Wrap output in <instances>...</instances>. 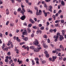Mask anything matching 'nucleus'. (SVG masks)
Here are the masks:
<instances>
[{
	"label": "nucleus",
	"instance_id": "obj_1",
	"mask_svg": "<svg viewBox=\"0 0 66 66\" xmlns=\"http://www.w3.org/2000/svg\"><path fill=\"white\" fill-rule=\"evenodd\" d=\"M41 49H42L41 47H37L36 48L34 49V51L35 52H38V51H39V50Z\"/></svg>",
	"mask_w": 66,
	"mask_h": 66
},
{
	"label": "nucleus",
	"instance_id": "obj_2",
	"mask_svg": "<svg viewBox=\"0 0 66 66\" xmlns=\"http://www.w3.org/2000/svg\"><path fill=\"white\" fill-rule=\"evenodd\" d=\"M39 44L38 41V40L37 39H36L35 40V41L34 42V45H35L37 46V45H38V44Z\"/></svg>",
	"mask_w": 66,
	"mask_h": 66
},
{
	"label": "nucleus",
	"instance_id": "obj_3",
	"mask_svg": "<svg viewBox=\"0 0 66 66\" xmlns=\"http://www.w3.org/2000/svg\"><path fill=\"white\" fill-rule=\"evenodd\" d=\"M60 36V33H58L57 34L56 36H54V38H59V36Z\"/></svg>",
	"mask_w": 66,
	"mask_h": 66
},
{
	"label": "nucleus",
	"instance_id": "obj_4",
	"mask_svg": "<svg viewBox=\"0 0 66 66\" xmlns=\"http://www.w3.org/2000/svg\"><path fill=\"white\" fill-rule=\"evenodd\" d=\"M26 17L25 15H24L22 16L21 18V19H22V20H24L26 18Z\"/></svg>",
	"mask_w": 66,
	"mask_h": 66
},
{
	"label": "nucleus",
	"instance_id": "obj_5",
	"mask_svg": "<svg viewBox=\"0 0 66 66\" xmlns=\"http://www.w3.org/2000/svg\"><path fill=\"white\" fill-rule=\"evenodd\" d=\"M64 38L62 36V35L60 36V38H59V39H60V40L62 41V39H64Z\"/></svg>",
	"mask_w": 66,
	"mask_h": 66
},
{
	"label": "nucleus",
	"instance_id": "obj_6",
	"mask_svg": "<svg viewBox=\"0 0 66 66\" xmlns=\"http://www.w3.org/2000/svg\"><path fill=\"white\" fill-rule=\"evenodd\" d=\"M6 13L7 15H9V14L10 12H9V9H7L6 10Z\"/></svg>",
	"mask_w": 66,
	"mask_h": 66
},
{
	"label": "nucleus",
	"instance_id": "obj_7",
	"mask_svg": "<svg viewBox=\"0 0 66 66\" xmlns=\"http://www.w3.org/2000/svg\"><path fill=\"white\" fill-rule=\"evenodd\" d=\"M29 21H30L32 23H35V22H34L33 20H32V19H30L29 20Z\"/></svg>",
	"mask_w": 66,
	"mask_h": 66
},
{
	"label": "nucleus",
	"instance_id": "obj_8",
	"mask_svg": "<svg viewBox=\"0 0 66 66\" xmlns=\"http://www.w3.org/2000/svg\"><path fill=\"white\" fill-rule=\"evenodd\" d=\"M62 36H64L65 35V31H64V30H62Z\"/></svg>",
	"mask_w": 66,
	"mask_h": 66
},
{
	"label": "nucleus",
	"instance_id": "obj_9",
	"mask_svg": "<svg viewBox=\"0 0 66 66\" xmlns=\"http://www.w3.org/2000/svg\"><path fill=\"white\" fill-rule=\"evenodd\" d=\"M27 30L28 32V33H30L31 32V30L29 28H27Z\"/></svg>",
	"mask_w": 66,
	"mask_h": 66
},
{
	"label": "nucleus",
	"instance_id": "obj_10",
	"mask_svg": "<svg viewBox=\"0 0 66 66\" xmlns=\"http://www.w3.org/2000/svg\"><path fill=\"white\" fill-rule=\"evenodd\" d=\"M42 43L43 44V47H45L46 45V43H45V41H42Z\"/></svg>",
	"mask_w": 66,
	"mask_h": 66
},
{
	"label": "nucleus",
	"instance_id": "obj_11",
	"mask_svg": "<svg viewBox=\"0 0 66 66\" xmlns=\"http://www.w3.org/2000/svg\"><path fill=\"white\" fill-rule=\"evenodd\" d=\"M6 58L7 59H9V60H11V59H12V57L11 56H10L9 57L8 56H7L6 57Z\"/></svg>",
	"mask_w": 66,
	"mask_h": 66
},
{
	"label": "nucleus",
	"instance_id": "obj_12",
	"mask_svg": "<svg viewBox=\"0 0 66 66\" xmlns=\"http://www.w3.org/2000/svg\"><path fill=\"white\" fill-rule=\"evenodd\" d=\"M61 4L62 5H63V6L65 5V3L64 1H62Z\"/></svg>",
	"mask_w": 66,
	"mask_h": 66
},
{
	"label": "nucleus",
	"instance_id": "obj_13",
	"mask_svg": "<svg viewBox=\"0 0 66 66\" xmlns=\"http://www.w3.org/2000/svg\"><path fill=\"white\" fill-rule=\"evenodd\" d=\"M3 49L4 51H5V50L6 51H8V48H6Z\"/></svg>",
	"mask_w": 66,
	"mask_h": 66
},
{
	"label": "nucleus",
	"instance_id": "obj_14",
	"mask_svg": "<svg viewBox=\"0 0 66 66\" xmlns=\"http://www.w3.org/2000/svg\"><path fill=\"white\" fill-rule=\"evenodd\" d=\"M26 30H25L24 31H26L25 32H23V35H26L27 34V35L28 34L27 33V31H26Z\"/></svg>",
	"mask_w": 66,
	"mask_h": 66
},
{
	"label": "nucleus",
	"instance_id": "obj_15",
	"mask_svg": "<svg viewBox=\"0 0 66 66\" xmlns=\"http://www.w3.org/2000/svg\"><path fill=\"white\" fill-rule=\"evenodd\" d=\"M16 40L18 41V42H20V39H19V38L18 37H16Z\"/></svg>",
	"mask_w": 66,
	"mask_h": 66
},
{
	"label": "nucleus",
	"instance_id": "obj_16",
	"mask_svg": "<svg viewBox=\"0 0 66 66\" xmlns=\"http://www.w3.org/2000/svg\"><path fill=\"white\" fill-rule=\"evenodd\" d=\"M10 44H11V45L12 44V43L11 42H10L9 41V43L7 44L8 46H10Z\"/></svg>",
	"mask_w": 66,
	"mask_h": 66
},
{
	"label": "nucleus",
	"instance_id": "obj_17",
	"mask_svg": "<svg viewBox=\"0 0 66 66\" xmlns=\"http://www.w3.org/2000/svg\"><path fill=\"white\" fill-rule=\"evenodd\" d=\"M34 48V46H32L30 47V49H33Z\"/></svg>",
	"mask_w": 66,
	"mask_h": 66
},
{
	"label": "nucleus",
	"instance_id": "obj_18",
	"mask_svg": "<svg viewBox=\"0 0 66 66\" xmlns=\"http://www.w3.org/2000/svg\"><path fill=\"white\" fill-rule=\"evenodd\" d=\"M61 49H60V48L56 49V51H59V52H60V51H61Z\"/></svg>",
	"mask_w": 66,
	"mask_h": 66
},
{
	"label": "nucleus",
	"instance_id": "obj_19",
	"mask_svg": "<svg viewBox=\"0 0 66 66\" xmlns=\"http://www.w3.org/2000/svg\"><path fill=\"white\" fill-rule=\"evenodd\" d=\"M27 11L28 12V13H30V14H32V11H31V10H27Z\"/></svg>",
	"mask_w": 66,
	"mask_h": 66
},
{
	"label": "nucleus",
	"instance_id": "obj_20",
	"mask_svg": "<svg viewBox=\"0 0 66 66\" xmlns=\"http://www.w3.org/2000/svg\"><path fill=\"white\" fill-rule=\"evenodd\" d=\"M32 65H35V63L34 62V60H32Z\"/></svg>",
	"mask_w": 66,
	"mask_h": 66
},
{
	"label": "nucleus",
	"instance_id": "obj_21",
	"mask_svg": "<svg viewBox=\"0 0 66 66\" xmlns=\"http://www.w3.org/2000/svg\"><path fill=\"white\" fill-rule=\"evenodd\" d=\"M40 29L41 30H43L44 29V27L43 26L41 27Z\"/></svg>",
	"mask_w": 66,
	"mask_h": 66
},
{
	"label": "nucleus",
	"instance_id": "obj_22",
	"mask_svg": "<svg viewBox=\"0 0 66 66\" xmlns=\"http://www.w3.org/2000/svg\"><path fill=\"white\" fill-rule=\"evenodd\" d=\"M33 29H36L37 28V27L36 26H34L32 27Z\"/></svg>",
	"mask_w": 66,
	"mask_h": 66
},
{
	"label": "nucleus",
	"instance_id": "obj_23",
	"mask_svg": "<svg viewBox=\"0 0 66 66\" xmlns=\"http://www.w3.org/2000/svg\"><path fill=\"white\" fill-rule=\"evenodd\" d=\"M60 22V20H57L55 21V23H56Z\"/></svg>",
	"mask_w": 66,
	"mask_h": 66
},
{
	"label": "nucleus",
	"instance_id": "obj_24",
	"mask_svg": "<svg viewBox=\"0 0 66 66\" xmlns=\"http://www.w3.org/2000/svg\"><path fill=\"white\" fill-rule=\"evenodd\" d=\"M46 57H49V55L48 54H46Z\"/></svg>",
	"mask_w": 66,
	"mask_h": 66
},
{
	"label": "nucleus",
	"instance_id": "obj_25",
	"mask_svg": "<svg viewBox=\"0 0 66 66\" xmlns=\"http://www.w3.org/2000/svg\"><path fill=\"white\" fill-rule=\"evenodd\" d=\"M5 47V44H3L2 46V49H3Z\"/></svg>",
	"mask_w": 66,
	"mask_h": 66
},
{
	"label": "nucleus",
	"instance_id": "obj_26",
	"mask_svg": "<svg viewBox=\"0 0 66 66\" xmlns=\"http://www.w3.org/2000/svg\"><path fill=\"white\" fill-rule=\"evenodd\" d=\"M31 26H32V24H30L28 25V28H30V27H31Z\"/></svg>",
	"mask_w": 66,
	"mask_h": 66
},
{
	"label": "nucleus",
	"instance_id": "obj_27",
	"mask_svg": "<svg viewBox=\"0 0 66 66\" xmlns=\"http://www.w3.org/2000/svg\"><path fill=\"white\" fill-rule=\"evenodd\" d=\"M28 38L27 37L25 38L24 40L25 41H27V40H28Z\"/></svg>",
	"mask_w": 66,
	"mask_h": 66
},
{
	"label": "nucleus",
	"instance_id": "obj_28",
	"mask_svg": "<svg viewBox=\"0 0 66 66\" xmlns=\"http://www.w3.org/2000/svg\"><path fill=\"white\" fill-rule=\"evenodd\" d=\"M10 1H11V2L12 3H14L15 2V1L14 0H10Z\"/></svg>",
	"mask_w": 66,
	"mask_h": 66
},
{
	"label": "nucleus",
	"instance_id": "obj_29",
	"mask_svg": "<svg viewBox=\"0 0 66 66\" xmlns=\"http://www.w3.org/2000/svg\"><path fill=\"white\" fill-rule=\"evenodd\" d=\"M62 11L61 10H60L58 12L59 14H60L61 13H62Z\"/></svg>",
	"mask_w": 66,
	"mask_h": 66
},
{
	"label": "nucleus",
	"instance_id": "obj_30",
	"mask_svg": "<svg viewBox=\"0 0 66 66\" xmlns=\"http://www.w3.org/2000/svg\"><path fill=\"white\" fill-rule=\"evenodd\" d=\"M53 17L54 18V20H55V18H56V16L55 15H53Z\"/></svg>",
	"mask_w": 66,
	"mask_h": 66
},
{
	"label": "nucleus",
	"instance_id": "obj_31",
	"mask_svg": "<svg viewBox=\"0 0 66 66\" xmlns=\"http://www.w3.org/2000/svg\"><path fill=\"white\" fill-rule=\"evenodd\" d=\"M36 14V15H40L41 14H40V13H39V12L38 13V12H37Z\"/></svg>",
	"mask_w": 66,
	"mask_h": 66
},
{
	"label": "nucleus",
	"instance_id": "obj_32",
	"mask_svg": "<svg viewBox=\"0 0 66 66\" xmlns=\"http://www.w3.org/2000/svg\"><path fill=\"white\" fill-rule=\"evenodd\" d=\"M7 54L8 55H11V52H9L7 53Z\"/></svg>",
	"mask_w": 66,
	"mask_h": 66
},
{
	"label": "nucleus",
	"instance_id": "obj_33",
	"mask_svg": "<svg viewBox=\"0 0 66 66\" xmlns=\"http://www.w3.org/2000/svg\"><path fill=\"white\" fill-rule=\"evenodd\" d=\"M16 51V53H17V54H18V53H19V50H18V49H17Z\"/></svg>",
	"mask_w": 66,
	"mask_h": 66
},
{
	"label": "nucleus",
	"instance_id": "obj_34",
	"mask_svg": "<svg viewBox=\"0 0 66 66\" xmlns=\"http://www.w3.org/2000/svg\"><path fill=\"white\" fill-rule=\"evenodd\" d=\"M18 12H20L21 11V8H19L18 10Z\"/></svg>",
	"mask_w": 66,
	"mask_h": 66
},
{
	"label": "nucleus",
	"instance_id": "obj_35",
	"mask_svg": "<svg viewBox=\"0 0 66 66\" xmlns=\"http://www.w3.org/2000/svg\"><path fill=\"white\" fill-rule=\"evenodd\" d=\"M5 62H9V60H8V59H6L5 60Z\"/></svg>",
	"mask_w": 66,
	"mask_h": 66
},
{
	"label": "nucleus",
	"instance_id": "obj_36",
	"mask_svg": "<svg viewBox=\"0 0 66 66\" xmlns=\"http://www.w3.org/2000/svg\"><path fill=\"white\" fill-rule=\"evenodd\" d=\"M21 13H22V15H23V14H24V12H23V11L22 10L21 11Z\"/></svg>",
	"mask_w": 66,
	"mask_h": 66
},
{
	"label": "nucleus",
	"instance_id": "obj_37",
	"mask_svg": "<svg viewBox=\"0 0 66 66\" xmlns=\"http://www.w3.org/2000/svg\"><path fill=\"white\" fill-rule=\"evenodd\" d=\"M11 63H13V60H11L10 61V64H11Z\"/></svg>",
	"mask_w": 66,
	"mask_h": 66
},
{
	"label": "nucleus",
	"instance_id": "obj_38",
	"mask_svg": "<svg viewBox=\"0 0 66 66\" xmlns=\"http://www.w3.org/2000/svg\"><path fill=\"white\" fill-rule=\"evenodd\" d=\"M10 26H11V27H13V26H14V24L13 23H11L10 24Z\"/></svg>",
	"mask_w": 66,
	"mask_h": 66
},
{
	"label": "nucleus",
	"instance_id": "obj_39",
	"mask_svg": "<svg viewBox=\"0 0 66 66\" xmlns=\"http://www.w3.org/2000/svg\"><path fill=\"white\" fill-rule=\"evenodd\" d=\"M61 23H64V20H62L61 21Z\"/></svg>",
	"mask_w": 66,
	"mask_h": 66
},
{
	"label": "nucleus",
	"instance_id": "obj_40",
	"mask_svg": "<svg viewBox=\"0 0 66 66\" xmlns=\"http://www.w3.org/2000/svg\"><path fill=\"white\" fill-rule=\"evenodd\" d=\"M35 61H39V59H38V58H35Z\"/></svg>",
	"mask_w": 66,
	"mask_h": 66
},
{
	"label": "nucleus",
	"instance_id": "obj_41",
	"mask_svg": "<svg viewBox=\"0 0 66 66\" xmlns=\"http://www.w3.org/2000/svg\"><path fill=\"white\" fill-rule=\"evenodd\" d=\"M39 12L40 13V14H42V11L41 10H39Z\"/></svg>",
	"mask_w": 66,
	"mask_h": 66
},
{
	"label": "nucleus",
	"instance_id": "obj_42",
	"mask_svg": "<svg viewBox=\"0 0 66 66\" xmlns=\"http://www.w3.org/2000/svg\"><path fill=\"white\" fill-rule=\"evenodd\" d=\"M42 3L43 4H45V2L42 1Z\"/></svg>",
	"mask_w": 66,
	"mask_h": 66
},
{
	"label": "nucleus",
	"instance_id": "obj_43",
	"mask_svg": "<svg viewBox=\"0 0 66 66\" xmlns=\"http://www.w3.org/2000/svg\"><path fill=\"white\" fill-rule=\"evenodd\" d=\"M56 50L55 51H52V52L53 53H56Z\"/></svg>",
	"mask_w": 66,
	"mask_h": 66
},
{
	"label": "nucleus",
	"instance_id": "obj_44",
	"mask_svg": "<svg viewBox=\"0 0 66 66\" xmlns=\"http://www.w3.org/2000/svg\"><path fill=\"white\" fill-rule=\"evenodd\" d=\"M44 14L45 17H46L47 16V13H44Z\"/></svg>",
	"mask_w": 66,
	"mask_h": 66
},
{
	"label": "nucleus",
	"instance_id": "obj_45",
	"mask_svg": "<svg viewBox=\"0 0 66 66\" xmlns=\"http://www.w3.org/2000/svg\"><path fill=\"white\" fill-rule=\"evenodd\" d=\"M49 61H52V59L51 58H49Z\"/></svg>",
	"mask_w": 66,
	"mask_h": 66
},
{
	"label": "nucleus",
	"instance_id": "obj_46",
	"mask_svg": "<svg viewBox=\"0 0 66 66\" xmlns=\"http://www.w3.org/2000/svg\"><path fill=\"white\" fill-rule=\"evenodd\" d=\"M39 30L37 31L36 32V34H39Z\"/></svg>",
	"mask_w": 66,
	"mask_h": 66
},
{
	"label": "nucleus",
	"instance_id": "obj_47",
	"mask_svg": "<svg viewBox=\"0 0 66 66\" xmlns=\"http://www.w3.org/2000/svg\"><path fill=\"white\" fill-rule=\"evenodd\" d=\"M26 48H27V51H29V47L27 46L26 47Z\"/></svg>",
	"mask_w": 66,
	"mask_h": 66
},
{
	"label": "nucleus",
	"instance_id": "obj_48",
	"mask_svg": "<svg viewBox=\"0 0 66 66\" xmlns=\"http://www.w3.org/2000/svg\"><path fill=\"white\" fill-rule=\"evenodd\" d=\"M62 57L61 56H60L59 58V59L60 60H62Z\"/></svg>",
	"mask_w": 66,
	"mask_h": 66
},
{
	"label": "nucleus",
	"instance_id": "obj_49",
	"mask_svg": "<svg viewBox=\"0 0 66 66\" xmlns=\"http://www.w3.org/2000/svg\"><path fill=\"white\" fill-rule=\"evenodd\" d=\"M49 8H50V9H52V6L51 5L50 6Z\"/></svg>",
	"mask_w": 66,
	"mask_h": 66
},
{
	"label": "nucleus",
	"instance_id": "obj_50",
	"mask_svg": "<svg viewBox=\"0 0 66 66\" xmlns=\"http://www.w3.org/2000/svg\"><path fill=\"white\" fill-rule=\"evenodd\" d=\"M3 64V62L2 61H0V65H1Z\"/></svg>",
	"mask_w": 66,
	"mask_h": 66
},
{
	"label": "nucleus",
	"instance_id": "obj_51",
	"mask_svg": "<svg viewBox=\"0 0 66 66\" xmlns=\"http://www.w3.org/2000/svg\"><path fill=\"white\" fill-rule=\"evenodd\" d=\"M50 0H45V1L47 2H49V1H50Z\"/></svg>",
	"mask_w": 66,
	"mask_h": 66
},
{
	"label": "nucleus",
	"instance_id": "obj_52",
	"mask_svg": "<svg viewBox=\"0 0 66 66\" xmlns=\"http://www.w3.org/2000/svg\"><path fill=\"white\" fill-rule=\"evenodd\" d=\"M44 38H47V36L45 35H44Z\"/></svg>",
	"mask_w": 66,
	"mask_h": 66
},
{
	"label": "nucleus",
	"instance_id": "obj_53",
	"mask_svg": "<svg viewBox=\"0 0 66 66\" xmlns=\"http://www.w3.org/2000/svg\"><path fill=\"white\" fill-rule=\"evenodd\" d=\"M53 57V60H55V59H56V57L54 56V57Z\"/></svg>",
	"mask_w": 66,
	"mask_h": 66
},
{
	"label": "nucleus",
	"instance_id": "obj_54",
	"mask_svg": "<svg viewBox=\"0 0 66 66\" xmlns=\"http://www.w3.org/2000/svg\"><path fill=\"white\" fill-rule=\"evenodd\" d=\"M35 10H37V9H38V7H37L36 6L35 7Z\"/></svg>",
	"mask_w": 66,
	"mask_h": 66
},
{
	"label": "nucleus",
	"instance_id": "obj_55",
	"mask_svg": "<svg viewBox=\"0 0 66 66\" xmlns=\"http://www.w3.org/2000/svg\"><path fill=\"white\" fill-rule=\"evenodd\" d=\"M44 6L45 7H48V6H47V5L46 4H45L44 5Z\"/></svg>",
	"mask_w": 66,
	"mask_h": 66
},
{
	"label": "nucleus",
	"instance_id": "obj_56",
	"mask_svg": "<svg viewBox=\"0 0 66 66\" xmlns=\"http://www.w3.org/2000/svg\"><path fill=\"white\" fill-rule=\"evenodd\" d=\"M9 23V21H7L6 23V25H7V26Z\"/></svg>",
	"mask_w": 66,
	"mask_h": 66
},
{
	"label": "nucleus",
	"instance_id": "obj_57",
	"mask_svg": "<svg viewBox=\"0 0 66 66\" xmlns=\"http://www.w3.org/2000/svg\"><path fill=\"white\" fill-rule=\"evenodd\" d=\"M63 46H62V45H60V48H63Z\"/></svg>",
	"mask_w": 66,
	"mask_h": 66
},
{
	"label": "nucleus",
	"instance_id": "obj_58",
	"mask_svg": "<svg viewBox=\"0 0 66 66\" xmlns=\"http://www.w3.org/2000/svg\"><path fill=\"white\" fill-rule=\"evenodd\" d=\"M21 7H22V9L24 7V6L23 5H22L21 4Z\"/></svg>",
	"mask_w": 66,
	"mask_h": 66
},
{
	"label": "nucleus",
	"instance_id": "obj_59",
	"mask_svg": "<svg viewBox=\"0 0 66 66\" xmlns=\"http://www.w3.org/2000/svg\"><path fill=\"white\" fill-rule=\"evenodd\" d=\"M42 26V25L41 24H40L39 25V27H41Z\"/></svg>",
	"mask_w": 66,
	"mask_h": 66
},
{
	"label": "nucleus",
	"instance_id": "obj_60",
	"mask_svg": "<svg viewBox=\"0 0 66 66\" xmlns=\"http://www.w3.org/2000/svg\"><path fill=\"white\" fill-rule=\"evenodd\" d=\"M22 10H23V11L24 12H25V10H24V9L23 8H22Z\"/></svg>",
	"mask_w": 66,
	"mask_h": 66
},
{
	"label": "nucleus",
	"instance_id": "obj_61",
	"mask_svg": "<svg viewBox=\"0 0 66 66\" xmlns=\"http://www.w3.org/2000/svg\"><path fill=\"white\" fill-rule=\"evenodd\" d=\"M47 42L48 43H49L50 42V40H49V39H47Z\"/></svg>",
	"mask_w": 66,
	"mask_h": 66
},
{
	"label": "nucleus",
	"instance_id": "obj_62",
	"mask_svg": "<svg viewBox=\"0 0 66 66\" xmlns=\"http://www.w3.org/2000/svg\"><path fill=\"white\" fill-rule=\"evenodd\" d=\"M44 48H46V49H47V48H48V46L47 45H46L45 46Z\"/></svg>",
	"mask_w": 66,
	"mask_h": 66
},
{
	"label": "nucleus",
	"instance_id": "obj_63",
	"mask_svg": "<svg viewBox=\"0 0 66 66\" xmlns=\"http://www.w3.org/2000/svg\"><path fill=\"white\" fill-rule=\"evenodd\" d=\"M46 62L45 61H43V64H45V63H46Z\"/></svg>",
	"mask_w": 66,
	"mask_h": 66
},
{
	"label": "nucleus",
	"instance_id": "obj_64",
	"mask_svg": "<svg viewBox=\"0 0 66 66\" xmlns=\"http://www.w3.org/2000/svg\"><path fill=\"white\" fill-rule=\"evenodd\" d=\"M40 3H41V1H40L38 3V5H39V4H40Z\"/></svg>",
	"mask_w": 66,
	"mask_h": 66
}]
</instances>
